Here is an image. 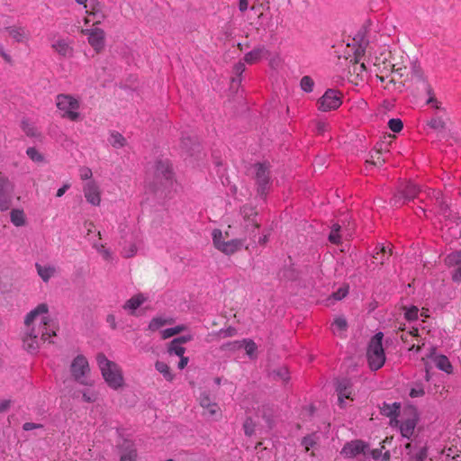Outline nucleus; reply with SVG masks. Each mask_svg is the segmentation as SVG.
<instances>
[{
  "label": "nucleus",
  "mask_w": 461,
  "mask_h": 461,
  "mask_svg": "<svg viewBox=\"0 0 461 461\" xmlns=\"http://www.w3.org/2000/svg\"><path fill=\"white\" fill-rule=\"evenodd\" d=\"M70 372L74 379L78 383L91 385V383L86 378L87 374L90 372L88 361L83 355H78L73 359L70 365Z\"/></svg>",
  "instance_id": "9"
},
{
  "label": "nucleus",
  "mask_w": 461,
  "mask_h": 461,
  "mask_svg": "<svg viewBox=\"0 0 461 461\" xmlns=\"http://www.w3.org/2000/svg\"><path fill=\"white\" fill-rule=\"evenodd\" d=\"M300 86L303 91L311 93L313 90L314 82L311 77L304 76L301 79Z\"/></svg>",
  "instance_id": "43"
},
{
  "label": "nucleus",
  "mask_w": 461,
  "mask_h": 461,
  "mask_svg": "<svg viewBox=\"0 0 461 461\" xmlns=\"http://www.w3.org/2000/svg\"><path fill=\"white\" fill-rule=\"evenodd\" d=\"M267 54L268 50L265 47L255 48L245 55L244 60L248 64H255L265 58Z\"/></svg>",
  "instance_id": "27"
},
{
  "label": "nucleus",
  "mask_w": 461,
  "mask_h": 461,
  "mask_svg": "<svg viewBox=\"0 0 461 461\" xmlns=\"http://www.w3.org/2000/svg\"><path fill=\"white\" fill-rule=\"evenodd\" d=\"M145 298L142 294H137L127 300L123 305V308L133 313L143 303Z\"/></svg>",
  "instance_id": "32"
},
{
  "label": "nucleus",
  "mask_w": 461,
  "mask_h": 461,
  "mask_svg": "<svg viewBox=\"0 0 461 461\" xmlns=\"http://www.w3.org/2000/svg\"><path fill=\"white\" fill-rule=\"evenodd\" d=\"M167 352L169 355H176L177 357H182L185 355V348L178 343V341L173 339L167 347Z\"/></svg>",
  "instance_id": "40"
},
{
  "label": "nucleus",
  "mask_w": 461,
  "mask_h": 461,
  "mask_svg": "<svg viewBox=\"0 0 461 461\" xmlns=\"http://www.w3.org/2000/svg\"><path fill=\"white\" fill-rule=\"evenodd\" d=\"M447 261L449 266L455 267L452 272V280L455 283H461V249L450 253L447 257Z\"/></svg>",
  "instance_id": "21"
},
{
  "label": "nucleus",
  "mask_w": 461,
  "mask_h": 461,
  "mask_svg": "<svg viewBox=\"0 0 461 461\" xmlns=\"http://www.w3.org/2000/svg\"><path fill=\"white\" fill-rule=\"evenodd\" d=\"M186 330V326L185 325H177L173 328H168L161 331V338L163 339H169L175 335L181 333L182 331Z\"/></svg>",
  "instance_id": "41"
},
{
  "label": "nucleus",
  "mask_w": 461,
  "mask_h": 461,
  "mask_svg": "<svg viewBox=\"0 0 461 461\" xmlns=\"http://www.w3.org/2000/svg\"><path fill=\"white\" fill-rule=\"evenodd\" d=\"M26 154L32 161L42 162L44 160L43 156L33 147L28 148Z\"/></svg>",
  "instance_id": "49"
},
{
  "label": "nucleus",
  "mask_w": 461,
  "mask_h": 461,
  "mask_svg": "<svg viewBox=\"0 0 461 461\" xmlns=\"http://www.w3.org/2000/svg\"><path fill=\"white\" fill-rule=\"evenodd\" d=\"M381 413L390 418V425L397 427L401 435L403 436V424L401 423L396 418L400 413L401 403L393 402L392 404L384 402L380 407Z\"/></svg>",
  "instance_id": "15"
},
{
  "label": "nucleus",
  "mask_w": 461,
  "mask_h": 461,
  "mask_svg": "<svg viewBox=\"0 0 461 461\" xmlns=\"http://www.w3.org/2000/svg\"><path fill=\"white\" fill-rule=\"evenodd\" d=\"M96 361L109 387L114 390L122 388L124 384V379L121 367L116 363L109 360L103 353L96 356Z\"/></svg>",
  "instance_id": "2"
},
{
  "label": "nucleus",
  "mask_w": 461,
  "mask_h": 461,
  "mask_svg": "<svg viewBox=\"0 0 461 461\" xmlns=\"http://www.w3.org/2000/svg\"><path fill=\"white\" fill-rule=\"evenodd\" d=\"M405 451L410 461H425L428 456L427 442L422 438H413L405 444Z\"/></svg>",
  "instance_id": "11"
},
{
  "label": "nucleus",
  "mask_w": 461,
  "mask_h": 461,
  "mask_svg": "<svg viewBox=\"0 0 461 461\" xmlns=\"http://www.w3.org/2000/svg\"><path fill=\"white\" fill-rule=\"evenodd\" d=\"M429 203H425V207L421 208L425 213L427 211H434L436 214L447 219L450 216L449 206L440 190L429 189L428 194Z\"/></svg>",
  "instance_id": "7"
},
{
  "label": "nucleus",
  "mask_w": 461,
  "mask_h": 461,
  "mask_svg": "<svg viewBox=\"0 0 461 461\" xmlns=\"http://www.w3.org/2000/svg\"><path fill=\"white\" fill-rule=\"evenodd\" d=\"M336 391L338 393L339 404L342 406L345 399L353 400L352 384L348 379H342L338 382Z\"/></svg>",
  "instance_id": "22"
},
{
  "label": "nucleus",
  "mask_w": 461,
  "mask_h": 461,
  "mask_svg": "<svg viewBox=\"0 0 461 461\" xmlns=\"http://www.w3.org/2000/svg\"><path fill=\"white\" fill-rule=\"evenodd\" d=\"M248 7H249L248 0H239V10L241 13H244L245 11H247Z\"/></svg>",
  "instance_id": "60"
},
{
  "label": "nucleus",
  "mask_w": 461,
  "mask_h": 461,
  "mask_svg": "<svg viewBox=\"0 0 461 461\" xmlns=\"http://www.w3.org/2000/svg\"><path fill=\"white\" fill-rule=\"evenodd\" d=\"M79 176L82 180H88L92 177V170L87 167H82L79 168Z\"/></svg>",
  "instance_id": "55"
},
{
  "label": "nucleus",
  "mask_w": 461,
  "mask_h": 461,
  "mask_svg": "<svg viewBox=\"0 0 461 461\" xmlns=\"http://www.w3.org/2000/svg\"><path fill=\"white\" fill-rule=\"evenodd\" d=\"M255 169L258 193L261 196H266L271 185L268 167L266 164H256Z\"/></svg>",
  "instance_id": "14"
},
{
  "label": "nucleus",
  "mask_w": 461,
  "mask_h": 461,
  "mask_svg": "<svg viewBox=\"0 0 461 461\" xmlns=\"http://www.w3.org/2000/svg\"><path fill=\"white\" fill-rule=\"evenodd\" d=\"M100 254L105 260H110L112 258L111 252L106 248H103L102 252H100Z\"/></svg>",
  "instance_id": "64"
},
{
  "label": "nucleus",
  "mask_w": 461,
  "mask_h": 461,
  "mask_svg": "<svg viewBox=\"0 0 461 461\" xmlns=\"http://www.w3.org/2000/svg\"><path fill=\"white\" fill-rule=\"evenodd\" d=\"M156 175L161 179L170 181L172 178V170L170 166L166 162H158L156 166Z\"/></svg>",
  "instance_id": "29"
},
{
  "label": "nucleus",
  "mask_w": 461,
  "mask_h": 461,
  "mask_svg": "<svg viewBox=\"0 0 461 461\" xmlns=\"http://www.w3.org/2000/svg\"><path fill=\"white\" fill-rule=\"evenodd\" d=\"M51 49L63 58H71L74 54L72 41L68 39L58 38L51 43Z\"/></svg>",
  "instance_id": "19"
},
{
  "label": "nucleus",
  "mask_w": 461,
  "mask_h": 461,
  "mask_svg": "<svg viewBox=\"0 0 461 461\" xmlns=\"http://www.w3.org/2000/svg\"><path fill=\"white\" fill-rule=\"evenodd\" d=\"M48 312V305L40 303L25 316L22 340L23 348L29 353H36L41 341L52 343L50 338L57 335L59 325Z\"/></svg>",
  "instance_id": "1"
},
{
  "label": "nucleus",
  "mask_w": 461,
  "mask_h": 461,
  "mask_svg": "<svg viewBox=\"0 0 461 461\" xmlns=\"http://www.w3.org/2000/svg\"><path fill=\"white\" fill-rule=\"evenodd\" d=\"M136 450L133 448L129 449L126 453L121 456V461H135Z\"/></svg>",
  "instance_id": "54"
},
{
  "label": "nucleus",
  "mask_w": 461,
  "mask_h": 461,
  "mask_svg": "<svg viewBox=\"0 0 461 461\" xmlns=\"http://www.w3.org/2000/svg\"><path fill=\"white\" fill-rule=\"evenodd\" d=\"M393 439V438H385V439L383 441V445L381 446V448H375L373 450L370 451V455L371 456L375 459V460H379L381 459L382 461H388L389 458H390V453L389 451H384V454H382V451L383 449L385 448V444L388 443L389 441H391Z\"/></svg>",
  "instance_id": "31"
},
{
  "label": "nucleus",
  "mask_w": 461,
  "mask_h": 461,
  "mask_svg": "<svg viewBox=\"0 0 461 461\" xmlns=\"http://www.w3.org/2000/svg\"><path fill=\"white\" fill-rule=\"evenodd\" d=\"M199 405L203 409V415L212 418L214 420H220L221 418V410L219 404L212 399L210 394L203 391L202 392L198 398Z\"/></svg>",
  "instance_id": "12"
},
{
  "label": "nucleus",
  "mask_w": 461,
  "mask_h": 461,
  "mask_svg": "<svg viewBox=\"0 0 461 461\" xmlns=\"http://www.w3.org/2000/svg\"><path fill=\"white\" fill-rule=\"evenodd\" d=\"M38 276L44 283H48L57 274V267L53 265L35 264Z\"/></svg>",
  "instance_id": "24"
},
{
  "label": "nucleus",
  "mask_w": 461,
  "mask_h": 461,
  "mask_svg": "<svg viewBox=\"0 0 461 461\" xmlns=\"http://www.w3.org/2000/svg\"><path fill=\"white\" fill-rule=\"evenodd\" d=\"M419 420L420 413L417 408L405 404V438L410 439L413 435Z\"/></svg>",
  "instance_id": "16"
},
{
  "label": "nucleus",
  "mask_w": 461,
  "mask_h": 461,
  "mask_svg": "<svg viewBox=\"0 0 461 461\" xmlns=\"http://www.w3.org/2000/svg\"><path fill=\"white\" fill-rule=\"evenodd\" d=\"M83 192L86 201L94 206H98L101 203V193L99 186L94 181L87 182L84 187Z\"/></svg>",
  "instance_id": "20"
},
{
  "label": "nucleus",
  "mask_w": 461,
  "mask_h": 461,
  "mask_svg": "<svg viewBox=\"0 0 461 461\" xmlns=\"http://www.w3.org/2000/svg\"><path fill=\"white\" fill-rule=\"evenodd\" d=\"M428 125L434 130H441L445 126V122L440 116H435L430 119Z\"/></svg>",
  "instance_id": "53"
},
{
  "label": "nucleus",
  "mask_w": 461,
  "mask_h": 461,
  "mask_svg": "<svg viewBox=\"0 0 461 461\" xmlns=\"http://www.w3.org/2000/svg\"><path fill=\"white\" fill-rule=\"evenodd\" d=\"M22 129L27 136L34 137L38 134L36 127L28 121L23 120L22 122Z\"/></svg>",
  "instance_id": "46"
},
{
  "label": "nucleus",
  "mask_w": 461,
  "mask_h": 461,
  "mask_svg": "<svg viewBox=\"0 0 461 461\" xmlns=\"http://www.w3.org/2000/svg\"><path fill=\"white\" fill-rule=\"evenodd\" d=\"M83 401L86 402H95L98 399V393L94 390H85L82 392Z\"/></svg>",
  "instance_id": "47"
},
{
  "label": "nucleus",
  "mask_w": 461,
  "mask_h": 461,
  "mask_svg": "<svg viewBox=\"0 0 461 461\" xmlns=\"http://www.w3.org/2000/svg\"><path fill=\"white\" fill-rule=\"evenodd\" d=\"M348 329V322L342 316L337 317L332 323V332L342 337Z\"/></svg>",
  "instance_id": "35"
},
{
  "label": "nucleus",
  "mask_w": 461,
  "mask_h": 461,
  "mask_svg": "<svg viewBox=\"0 0 461 461\" xmlns=\"http://www.w3.org/2000/svg\"><path fill=\"white\" fill-rule=\"evenodd\" d=\"M107 323L110 325L112 329H116V321H115V316L113 314H109L106 318Z\"/></svg>",
  "instance_id": "61"
},
{
  "label": "nucleus",
  "mask_w": 461,
  "mask_h": 461,
  "mask_svg": "<svg viewBox=\"0 0 461 461\" xmlns=\"http://www.w3.org/2000/svg\"><path fill=\"white\" fill-rule=\"evenodd\" d=\"M388 127L393 132H400L403 128V123L401 119H391L388 122Z\"/></svg>",
  "instance_id": "52"
},
{
  "label": "nucleus",
  "mask_w": 461,
  "mask_h": 461,
  "mask_svg": "<svg viewBox=\"0 0 461 461\" xmlns=\"http://www.w3.org/2000/svg\"><path fill=\"white\" fill-rule=\"evenodd\" d=\"M367 445L362 440H352L344 445L340 454L346 458H353L363 453L366 455Z\"/></svg>",
  "instance_id": "18"
},
{
  "label": "nucleus",
  "mask_w": 461,
  "mask_h": 461,
  "mask_svg": "<svg viewBox=\"0 0 461 461\" xmlns=\"http://www.w3.org/2000/svg\"><path fill=\"white\" fill-rule=\"evenodd\" d=\"M272 375L275 380L281 381L284 384L287 383L290 379L289 371L285 366H281L273 370Z\"/></svg>",
  "instance_id": "38"
},
{
  "label": "nucleus",
  "mask_w": 461,
  "mask_h": 461,
  "mask_svg": "<svg viewBox=\"0 0 461 461\" xmlns=\"http://www.w3.org/2000/svg\"><path fill=\"white\" fill-rule=\"evenodd\" d=\"M213 246L225 255H232L239 251L244 243L242 239H234L224 240L223 233L219 229H214L212 232Z\"/></svg>",
  "instance_id": "8"
},
{
  "label": "nucleus",
  "mask_w": 461,
  "mask_h": 461,
  "mask_svg": "<svg viewBox=\"0 0 461 461\" xmlns=\"http://www.w3.org/2000/svg\"><path fill=\"white\" fill-rule=\"evenodd\" d=\"M241 213L244 217V220L248 221V223H251L254 229L259 228V224L254 221V217L258 214L254 207L246 204L241 208ZM246 227L248 228L249 224H247Z\"/></svg>",
  "instance_id": "28"
},
{
  "label": "nucleus",
  "mask_w": 461,
  "mask_h": 461,
  "mask_svg": "<svg viewBox=\"0 0 461 461\" xmlns=\"http://www.w3.org/2000/svg\"><path fill=\"white\" fill-rule=\"evenodd\" d=\"M425 192L422 191L417 185L405 179V204L407 203V202L413 200L415 198L422 201L423 196H425Z\"/></svg>",
  "instance_id": "23"
},
{
  "label": "nucleus",
  "mask_w": 461,
  "mask_h": 461,
  "mask_svg": "<svg viewBox=\"0 0 461 461\" xmlns=\"http://www.w3.org/2000/svg\"><path fill=\"white\" fill-rule=\"evenodd\" d=\"M349 286L348 285H344L339 287L336 292H334L329 298V300L340 301L345 298L348 294Z\"/></svg>",
  "instance_id": "42"
},
{
  "label": "nucleus",
  "mask_w": 461,
  "mask_h": 461,
  "mask_svg": "<svg viewBox=\"0 0 461 461\" xmlns=\"http://www.w3.org/2000/svg\"><path fill=\"white\" fill-rule=\"evenodd\" d=\"M56 106L61 118L71 122L80 120V102L73 95L68 94L58 95Z\"/></svg>",
  "instance_id": "4"
},
{
  "label": "nucleus",
  "mask_w": 461,
  "mask_h": 461,
  "mask_svg": "<svg viewBox=\"0 0 461 461\" xmlns=\"http://www.w3.org/2000/svg\"><path fill=\"white\" fill-rule=\"evenodd\" d=\"M340 226L339 224H334L331 228L330 233L329 235V240L333 244L340 243V235H339Z\"/></svg>",
  "instance_id": "45"
},
{
  "label": "nucleus",
  "mask_w": 461,
  "mask_h": 461,
  "mask_svg": "<svg viewBox=\"0 0 461 461\" xmlns=\"http://www.w3.org/2000/svg\"><path fill=\"white\" fill-rule=\"evenodd\" d=\"M352 64L348 67L349 80L357 83V80L362 77V74L366 71V65L364 62H360L359 59L350 60Z\"/></svg>",
  "instance_id": "25"
},
{
  "label": "nucleus",
  "mask_w": 461,
  "mask_h": 461,
  "mask_svg": "<svg viewBox=\"0 0 461 461\" xmlns=\"http://www.w3.org/2000/svg\"><path fill=\"white\" fill-rule=\"evenodd\" d=\"M384 334L382 332L376 333L370 340L367 349V360L371 369L378 370L381 368L385 361V355L383 348Z\"/></svg>",
  "instance_id": "5"
},
{
  "label": "nucleus",
  "mask_w": 461,
  "mask_h": 461,
  "mask_svg": "<svg viewBox=\"0 0 461 461\" xmlns=\"http://www.w3.org/2000/svg\"><path fill=\"white\" fill-rule=\"evenodd\" d=\"M3 32L18 43H26L30 39L29 31L18 24L5 27Z\"/></svg>",
  "instance_id": "17"
},
{
  "label": "nucleus",
  "mask_w": 461,
  "mask_h": 461,
  "mask_svg": "<svg viewBox=\"0 0 461 461\" xmlns=\"http://www.w3.org/2000/svg\"><path fill=\"white\" fill-rule=\"evenodd\" d=\"M234 345H238L239 348L241 346H244L246 354L250 358H255L257 357V349L258 346L252 339H243L242 341H236L234 342Z\"/></svg>",
  "instance_id": "34"
},
{
  "label": "nucleus",
  "mask_w": 461,
  "mask_h": 461,
  "mask_svg": "<svg viewBox=\"0 0 461 461\" xmlns=\"http://www.w3.org/2000/svg\"><path fill=\"white\" fill-rule=\"evenodd\" d=\"M411 79L420 84L421 91L424 92L426 104L437 110H440V103L434 96L433 90L426 81L422 69L417 61L411 63Z\"/></svg>",
  "instance_id": "6"
},
{
  "label": "nucleus",
  "mask_w": 461,
  "mask_h": 461,
  "mask_svg": "<svg viewBox=\"0 0 461 461\" xmlns=\"http://www.w3.org/2000/svg\"><path fill=\"white\" fill-rule=\"evenodd\" d=\"M175 340L178 341V343H180L181 345L185 344V343H187L191 340H193V336L192 335H184V336H181V337H178L176 339H174Z\"/></svg>",
  "instance_id": "57"
},
{
  "label": "nucleus",
  "mask_w": 461,
  "mask_h": 461,
  "mask_svg": "<svg viewBox=\"0 0 461 461\" xmlns=\"http://www.w3.org/2000/svg\"><path fill=\"white\" fill-rule=\"evenodd\" d=\"M404 316L405 321H408V326L405 323V348L409 351L415 349L418 352L420 348V335L419 329L412 324V321L418 320L419 309L416 306L405 307Z\"/></svg>",
  "instance_id": "3"
},
{
  "label": "nucleus",
  "mask_w": 461,
  "mask_h": 461,
  "mask_svg": "<svg viewBox=\"0 0 461 461\" xmlns=\"http://www.w3.org/2000/svg\"><path fill=\"white\" fill-rule=\"evenodd\" d=\"M90 11L86 10V14H96L101 11V5L99 3H91L90 4Z\"/></svg>",
  "instance_id": "56"
},
{
  "label": "nucleus",
  "mask_w": 461,
  "mask_h": 461,
  "mask_svg": "<svg viewBox=\"0 0 461 461\" xmlns=\"http://www.w3.org/2000/svg\"><path fill=\"white\" fill-rule=\"evenodd\" d=\"M376 249L377 251L373 254L374 263L383 265L392 256V248L390 245H380Z\"/></svg>",
  "instance_id": "26"
},
{
  "label": "nucleus",
  "mask_w": 461,
  "mask_h": 461,
  "mask_svg": "<svg viewBox=\"0 0 461 461\" xmlns=\"http://www.w3.org/2000/svg\"><path fill=\"white\" fill-rule=\"evenodd\" d=\"M172 322H173L172 319H166L163 317H155L150 321V322L149 324V330L155 331L167 324H171Z\"/></svg>",
  "instance_id": "39"
},
{
  "label": "nucleus",
  "mask_w": 461,
  "mask_h": 461,
  "mask_svg": "<svg viewBox=\"0 0 461 461\" xmlns=\"http://www.w3.org/2000/svg\"><path fill=\"white\" fill-rule=\"evenodd\" d=\"M342 104V95L335 89H328L317 102L318 109L330 112L338 109Z\"/></svg>",
  "instance_id": "10"
},
{
  "label": "nucleus",
  "mask_w": 461,
  "mask_h": 461,
  "mask_svg": "<svg viewBox=\"0 0 461 461\" xmlns=\"http://www.w3.org/2000/svg\"><path fill=\"white\" fill-rule=\"evenodd\" d=\"M108 141L115 149H121L127 145L126 139L116 131H110Z\"/></svg>",
  "instance_id": "30"
},
{
  "label": "nucleus",
  "mask_w": 461,
  "mask_h": 461,
  "mask_svg": "<svg viewBox=\"0 0 461 461\" xmlns=\"http://www.w3.org/2000/svg\"><path fill=\"white\" fill-rule=\"evenodd\" d=\"M41 424H37V423H33V422H26L23 424V429L26 431H29V430H32V429H34L37 428H41Z\"/></svg>",
  "instance_id": "58"
},
{
  "label": "nucleus",
  "mask_w": 461,
  "mask_h": 461,
  "mask_svg": "<svg viewBox=\"0 0 461 461\" xmlns=\"http://www.w3.org/2000/svg\"><path fill=\"white\" fill-rule=\"evenodd\" d=\"M11 221L16 227L25 225L26 218L24 212L20 209H13L10 212Z\"/></svg>",
  "instance_id": "37"
},
{
  "label": "nucleus",
  "mask_w": 461,
  "mask_h": 461,
  "mask_svg": "<svg viewBox=\"0 0 461 461\" xmlns=\"http://www.w3.org/2000/svg\"><path fill=\"white\" fill-rule=\"evenodd\" d=\"M69 186H70L69 184H65L62 187L58 189L56 196L61 197L66 193V191L69 188Z\"/></svg>",
  "instance_id": "62"
},
{
  "label": "nucleus",
  "mask_w": 461,
  "mask_h": 461,
  "mask_svg": "<svg viewBox=\"0 0 461 461\" xmlns=\"http://www.w3.org/2000/svg\"><path fill=\"white\" fill-rule=\"evenodd\" d=\"M435 365L439 370L444 371L447 374L453 373L452 364L450 363L449 359L444 355H439L436 357Z\"/></svg>",
  "instance_id": "36"
},
{
  "label": "nucleus",
  "mask_w": 461,
  "mask_h": 461,
  "mask_svg": "<svg viewBox=\"0 0 461 461\" xmlns=\"http://www.w3.org/2000/svg\"><path fill=\"white\" fill-rule=\"evenodd\" d=\"M81 33L87 36V41L94 50L99 54L105 46V32L98 27L91 29H82Z\"/></svg>",
  "instance_id": "13"
},
{
  "label": "nucleus",
  "mask_w": 461,
  "mask_h": 461,
  "mask_svg": "<svg viewBox=\"0 0 461 461\" xmlns=\"http://www.w3.org/2000/svg\"><path fill=\"white\" fill-rule=\"evenodd\" d=\"M425 393L423 384H416L413 387L410 389L409 395L411 398L421 397Z\"/></svg>",
  "instance_id": "48"
},
{
  "label": "nucleus",
  "mask_w": 461,
  "mask_h": 461,
  "mask_svg": "<svg viewBox=\"0 0 461 461\" xmlns=\"http://www.w3.org/2000/svg\"><path fill=\"white\" fill-rule=\"evenodd\" d=\"M155 368L164 376V378L167 381L172 382L174 380L175 375L173 374L170 366L167 363L163 361H157L155 363Z\"/></svg>",
  "instance_id": "33"
},
{
  "label": "nucleus",
  "mask_w": 461,
  "mask_h": 461,
  "mask_svg": "<svg viewBox=\"0 0 461 461\" xmlns=\"http://www.w3.org/2000/svg\"><path fill=\"white\" fill-rule=\"evenodd\" d=\"M10 407V401L4 400L0 402V412L7 411Z\"/></svg>",
  "instance_id": "63"
},
{
  "label": "nucleus",
  "mask_w": 461,
  "mask_h": 461,
  "mask_svg": "<svg viewBox=\"0 0 461 461\" xmlns=\"http://www.w3.org/2000/svg\"><path fill=\"white\" fill-rule=\"evenodd\" d=\"M317 444V438L315 435H309L302 439V446L306 452L310 451Z\"/></svg>",
  "instance_id": "44"
},
{
  "label": "nucleus",
  "mask_w": 461,
  "mask_h": 461,
  "mask_svg": "<svg viewBox=\"0 0 461 461\" xmlns=\"http://www.w3.org/2000/svg\"><path fill=\"white\" fill-rule=\"evenodd\" d=\"M384 163V159L381 158V153L379 150H376L374 155H371V159L366 160L367 165H373L376 167H380Z\"/></svg>",
  "instance_id": "51"
},
{
  "label": "nucleus",
  "mask_w": 461,
  "mask_h": 461,
  "mask_svg": "<svg viewBox=\"0 0 461 461\" xmlns=\"http://www.w3.org/2000/svg\"><path fill=\"white\" fill-rule=\"evenodd\" d=\"M179 357H180V360L178 362L177 366L179 369H184L187 366V364L189 362V358L187 357H185L184 355Z\"/></svg>",
  "instance_id": "59"
},
{
  "label": "nucleus",
  "mask_w": 461,
  "mask_h": 461,
  "mask_svg": "<svg viewBox=\"0 0 461 461\" xmlns=\"http://www.w3.org/2000/svg\"><path fill=\"white\" fill-rule=\"evenodd\" d=\"M243 429L246 436H252L255 432V423L251 418H247L243 423Z\"/></svg>",
  "instance_id": "50"
}]
</instances>
